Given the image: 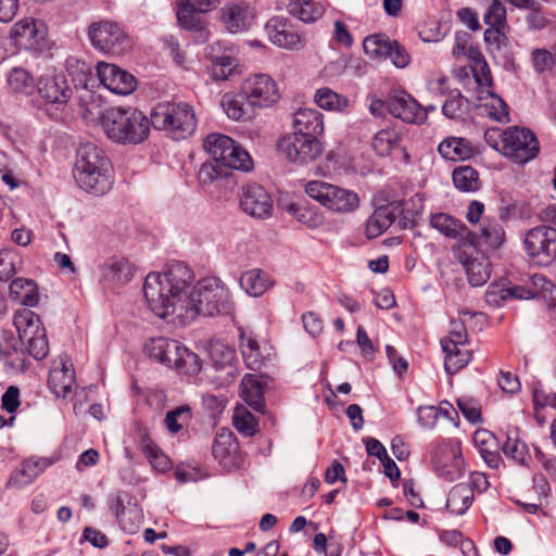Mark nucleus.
<instances>
[{
  "mask_svg": "<svg viewBox=\"0 0 556 556\" xmlns=\"http://www.w3.org/2000/svg\"><path fill=\"white\" fill-rule=\"evenodd\" d=\"M193 280V270L182 262L172 263L163 273H150L144 279L143 295L151 312L179 326L199 315L230 312V292L220 279L206 277L191 287Z\"/></svg>",
  "mask_w": 556,
  "mask_h": 556,
  "instance_id": "obj_1",
  "label": "nucleus"
},
{
  "mask_svg": "<svg viewBox=\"0 0 556 556\" xmlns=\"http://www.w3.org/2000/svg\"><path fill=\"white\" fill-rule=\"evenodd\" d=\"M75 181L86 192L102 195L111 189V162L103 149L87 142L79 146L73 172Z\"/></svg>",
  "mask_w": 556,
  "mask_h": 556,
  "instance_id": "obj_2",
  "label": "nucleus"
},
{
  "mask_svg": "<svg viewBox=\"0 0 556 556\" xmlns=\"http://www.w3.org/2000/svg\"><path fill=\"white\" fill-rule=\"evenodd\" d=\"M101 124L106 136L119 144L142 143L152 126L151 117L132 106L106 110L101 116Z\"/></svg>",
  "mask_w": 556,
  "mask_h": 556,
  "instance_id": "obj_3",
  "label": "nucleus"
},
{
  "mask_svg": "<svg viewBox=\"0 0 556 556\" xmlns=\"http://www.w3.org/2000/svg\"><path fill=\"white\" fill-rule=\"evenodd\" d=\"M151 123L155 129L167 131L174 139L190 136L197 128L193 108L186 102H160L151 112Z\"/></svg>",
  "mask_w": 556,
  "mask_h": 556,
  "instance_id": "obj_4",
  "label": "nucleus"
},
{
  "mask_svg": "<svg viewBox=\"0 0 556 556\" xmlns=\"http://www.w3.org/2000/svg\"><path fill=\"white\" fill-rule=\"evenodd\" d=\"M208 358L204 374L206 379L216 387H227L238 377V357L235 348L222 341H212L208 345Z\"/></svg>",
  "mask_w": 556,
  "mask_h": 556,
  "instance_id": "obj_5",
  "label": "nucleus"
},
{
  "mask_svg": "<svg viewBox=\"0 0 556 556\" xmlns=\"http://www.w3.org/2000/svg\"><path fill=\"white\" fill-rule=\"evenodd\" d=\"M305 192L324 206L338 213L352 212L359 204L356 192L325 181L313 180L307 182Z\"/></svg>",
  "mask_w": 556,
  "mask_h": 556,
  "instance_id": "obj_6",
  "label": "nucleus"
},
{
  "mask_svg": "<svg viewBox=\"0 0 556 556\" xmlns=\"http://www.w3.org/2000/svg\"><path fill=\"white\" fill-rule=\"evenodd\" d=\"M88 37L91 45L103 53L123 54L130 49L128 35L116 22H93L88 28Z\"/></svg>",
  "mask_w": 556,
  "mask_h": 556,
  "instance_id": "obj_7",
  "label": "nucleus"
},
{
  "mask_svg": "<svg viewBox=\"0 0 556 556\" xmlns=\"http://www.w3.org/2000/svg\"><path fill=\"white\" fill-rule=\"evenodd\" d=\"M37 87L47 114L53 119H62L73 94L66 79L60 75L41 77Z\"/></svg>",
  "mask_w": 556,
  "mask_h": 556,
  "instance_id": "obj_8",
  "label": "nucleus"
},
{
  "mask_svg": "<svg viewBox=\"0 0 556 556\" xmlns=\"http://www.w3.org/2000/svg\"><path fill=\"white\" fill-rule=\"evenodd\" d=\"M523 247L531 261L540 266H548L556 258V228L540 225L529 229Z\"/></svg>",
  "mask_w": 556,
  "mask_h": 556,
  "instance_id": "obj_9",
  "label": "nucleus"
},
{
  "mask_svg": "<svg viewBox=\"0 0 556 556\" xmlns=\"http://www.w3.org/2000/svg\"><path fill=\"white\" fill-rule=\"evenodd\" d=\"M503 154L518 164H526L536 157L540 143L535 135L526 128L508 127Z\"/></svg>",
  "mask_w": 556,
  "mask_h": 556,
  "instance_id": "obj_10",
  "label": "nucleus"
},
{
  "mask_svg": "<svg viewBox=\"0 0 556 556\" xmlns=\"http://www.w3.org/2000/svg\"><path fill=\"white\" fill-rule=\"evenodd\" d=\"M277 148L288 161L300 165L316 161L324 151L319 139H311L293 132L283 136L278 141Z\"/></svg>",
  "mask_w": 556,
  "mask_h": 556,
  "instance_id": "obj_11",
  "label": "nucleus"
},
{
  "mask_svg": "<svg viewBox=\"0 0 556 556\" xmlns=\"http://www.w3.org/2000/svg\"><path fill=\"white\" fill-rule=\"evenodd\" d=\"M431 462L435 473L448 481H455L462 476L464 460L458 446L438 443L432 451Z\"/></svg>",
  "mask_w": 556,
  "mask_h": 556,
  "instance_id": "obj_12",
  "label": "nucleus"
},
{
  "mask_svg": "<svg viewBox=\"0 0 556 556\" xmlns=\"http://www.w3.org/2000/svg\"><path fill=\"white\" fill-rule=\"evenodd\" d=\"M242 90L251 106L267 108L276 103L280 97L276 81L266 74L249 77Z\"/></svg>",
  "mask_w": 556,
  "mask_h": 556,
  "instance_id": "obj_13",
  "label": "nucleus"
},
{
  "mask_svg": "<svg viewBox=\"0 0 556 556\" xmlns=\"http://www.w3.org/2000/svg\"><path fill=\"white\" fill-rule=\"evenodd\" d=\"M241 210L258 219L269 218L274 211V202L266 189L260 185H248L240 197Z\"/></svg>",
  "mask_w": 556,
  "mask_h": 556,
  "instance_id": "obj_14",
  "label": "nucleus"
},
{
  "mask_svg": "<svg viewBox=\"0 0 556 556\" xmlns=\"http://www.w3.org/2000/svg\"><path fill=\"white\" fill-rule=\"evenodd\" d=\"M97 75L100 83L116 94H129L137 87L135 76L114 64L100 62L97 66Z\"/></svg>",
  "mask_w": 556,
  "mask_h": 556,
  "instance_id": "obj_15",
  "label": "nucleus"
},
{
  "mask_svg": "<svg viewBox=\"0 0 556 556\" xmlns=\"http://www.w3.org/2000/svg\"><path fill=\"white\" fill-rule=\"evenodd\" d=\"M389 113L409 124H421L426 121L424 108L405 91L389 94Z\"/></svg>",
  "mask_w": 556,
  "mask_h": 556,
  "instance_id": "obj_16",
  "label": "nucleus"
},
{
  "mask_svg": "<svg viewBox=\"0 0 556 556\" xmlns=\"http://www.w3.org/2000/svg\"><path fill=\"white\" fill-rule=\"evenodd\" d=\"M239 444L231 431H222L217 433L212 454L214 458L227 470L238 468L241 458L239 455Z\"/></svg>",
  "mask_w": 556,
  "mask_h": 556,
  "instance_id": "obj_17",
  "label": "nucleus"
},
{
  "mask_svg": "<svg viewBox=\"0 0 556 556\" xmlns=\"http://www.w3.org/2000/svg\"><path fill=\"white\" fill-rule=\"evenodd\" d=\"M265 31L268 39L276 46L294 49L301 45V37L293 28L288 18L274 16L265 24Z\"/></svg>",
  "mask_w": 556,
  "mask_h": 556,
  "instance_id": "obj_18",
  "label": "nucleus"
},
{
  "mask_svg": "<svg viewBox=\"0 0 556 556\" xmlns=\"http://www.w3.org/2000/svg\"><path fill=\"white\" fill-rule=\"evenodd\" d=\"M456 257L466 270L468 281L472 287H481L490 279L491 263L483 254L477 251L475 254L459 251Z\"/></svg>",
  "mask_w": 556,
  "mask_h": 556,
  "instance_id": "obj_19",
  "label": "nucleus"
},
{
  "mask_svg": "<svg viewBox=\"0 0 556 556\" xmlns=\"http://www.w3.org/2000/svg\"><path fill=\"white\" fill-rule=\"evenodd\" d=\"M293 134L318 139L324 132V115L312 108L299 109L293 115Z\"/></svg>",
  "mask_w": 556,
  "mask_h": 556,
  "instance_id": "obj_20",
  "label": "nucleus"
},
{
  "mask_svg": "<svg viewBox=\"0 0 556 556\" xmlns=\"http://www.w3.org/2000/svg\"><path fill=\"white\" fill-rule=\"evenodd\" d=\"M402 213L400 203L383 205L374 211L366 223L368 238H377L384 232Z\"/></svg>",
  "mask_w": 556,
  "mask_h": 556,
  "instance_id": "obj_21",
  "label": "nucleus"
},
{
  "mask_svg": "<svg viewBox=\"0 0 556 556\" xmlns=\"http://www.w3.org/2000/svg\"><path fill=\"white\" fill-rule=\"evenodd\" d=\"M74 383L75 374L72 365H67V361H63V357H60L59 365L54 364L49 374L48 384L51 392L56 397L65 399L72 392Z\"/></svg>",
  "mask_w": 556,
  "mask_h": 556,
  "instance_id": "obj_22",
  "label": "nucleus"
},
{
  "mask_svg": "<svg viewBox=\"0 0 556 556\" xmlns=\"http://www.w3.org/2000/svg\"><path fill=\"white\" fill-rule=\"evenodd\" d=\"M220 20L229 33L238 34L251 26L253 14L247 4L230 3L222 9Z\"/></svg>",
  "mask_w": 556,
  "mask_h": 556,
  "instance_id": "obj_23",
  "label": "nucleus"
},
{
  "mask_svg": "<svg viewBox=\"0 0 556 556\" xmlns=\"http://www.w3.org/2000/svg\"><path fill=\"white\" fill-rule=\"evenodd\" d=\"M52 464V460L46 457L26 459L22 463L21 468L11 475L8 485L22 488L30 484Z\"/></svg>",
  "mask_w": 556,
  "mask_h": 556,
  "instance_id": "obj_24",
  "label": "nucleus"
},
{
  "mask_svg": "<svg viewBox=\"0 0 556 556\" xmlns=\"http://www.w3.org/2000/svg\"><path fill=\"white\" fill-rule=\"evenodd\" d=\"M440 155L453 162L466 161L472 157L477 150L470 140L463 137H447L438 146Z\"/></svg>",
  "mask_w": 556,
  "mask_h": 556,
  "instance_id": "obj_25",
  "label": "nucleus"
},
{
  "mask_svg": "<svg viewBox=\"0 0 556 556\" xmlns=\"http://www.w3.org/2000/svg\"><path fill=\"white\" fill-rule=\"evenodd\" d=\"M430 225L448 238L462 239L465 241L467 237H471L472 241L477 239V236L470 231L463 222L444 213L431 215Z\"/></svg>",
  "mask_w": 556,
  "mask_h": 556,
  "instance_id": "obj_26",
  "label": "nucleus"
},
{
  "mask_svg": "<svg viewBox=\"0 0 556 556\" xmlns=\"http://www.w3.org/2000/svg\"><path fill=\"white\" fill-rule=\"evenodd\" d=\"M241 399L255 412H265L264 384L260 377L247 374L240 384Z\"/></svg>",
  "mask_w": 556,
  "mask_h": 556,
  "instance_id": "obj_27",
  "label": "nucleus"
},
{
  "mask_svg": "<svg viewBox=\"0 0 556 556\" xmlns=\"http://www.w3.org/2000/svg\"><path fill=\"white\" fill-rule=\"evenodd\" d=\"M10 298L26 307H34L39 302L38 286L29 278H15L9 287Z\"/></svg>",
  "mask_w": 556,
  "mask_h": 556,
  "instance_id": "obj_28",
  "label": "nucleus"
},
{
  "mask_svg": "<svg viewBox=\"0 0 556 556\" xmlns=\"http://www.w3.org/2000/svg\"><path fill=\"white\" fill-rule=\"evenodd\" d=\"M473 502L471 484L462 482L454 485L447 495L446 509L453 515H464Z\"/></svg>",
  "mask_w": 556,
  "mask_h": 556,
  "instance_id": "obj_29",
  "label": "nucleus"
},
{
  "mask_svg": "<svg viewBox=\"0 0 556 556\" xmlns=\"http://www.w3.org/2000/svg\"><path fill=\"white\" fill-rule=\"evenodd\" d=\"M502 452L507 457L521 466H528L531 458L528 445L520 440L517 428L509 429L502 444Z\"/></svg>",
  "mask_w": 556,
  "mask_h": 556,
  "instance_id": "obj_30",
  "label": "nucleus"
},
{
  "mask_svg": "<svg viewBox=\"0 0 556 556\" xmlns=\"http://www.w3.org/2000/svg\"><path fill=\"white\" fill-rule=\"evenodd\" d=\"M473 233L477 236L475 241L471 237L466 238V242L472 247L485 244L488 249L497 250L505 242V230L498 222H488L483 224L479 233Z\"/></svg>",
  "mask_w": 556,
  "mask_h": 556,
  "instance_id": "obj_31",
  "label": "nucleus"
},
{
  "mask_svg": "<svg viewBox=\"0 0 556 556\" xmlns=\"http://www.w3.org/2000/svg\"><path fill=\"white\" fill-rule=\"evenodd\" d=\"M203 13L198 11L193 0H185L178 4L177 20L182 28L198 31L203 37L205 34V23L201 16Z\"/></svg>",
  "mask_w": 556,
  "mask_h": 556,
  "instance_id": "obj_32",
  "label": "nucleus"
},
{
  "mask_svg": "<svg viewBox=\"0 0 556 556\" xmlns=\"http://www.w3.org/2000/svg\"><path fill=\"white\" fill-rule=\"evenodd\" d=\"M178 341L159 337L152 338L146 344V351L150 358L172 367L174 354H177Z\"/></svg>",
  "mask_w": 556,
  "mask_h": 556,
  "instance_id": "obj_33",
  "label": "nucleus"
},
{
  "mask_svg": "<svg viewBox=\"0 0 556 556\" xmlns=\"http://www.w3.org/2000/svg\"><path fill=\"white\" fill-rule=\"evenodd\" d=\"M239 282L249 295L255 298L264 294L273 286L269 275L258 268L244 271Z\"/></svg>",
  "mask_w": 556,
  "mask_h": 556,
  "instance_id": "obj_34",
  "label": "nucleus"
},
{
  "mask_svg": "<svg viewBox=\"0 0 556 556\" xmlns=\"http://www.w3.org/2000/svg\"><path fill=\"white\" fill-rule=\"evenodd\" d=\"M134 266L123 257L112 258L103 265V279L110 283L123 285L134 277Z\"/></svg>",
  "mask_w": 556,
  "mask_h": 556,
  "instance_id": "obj_35",
  "label": "nucleus"
},
{
  "mask_svg": "<svg viewBox=\"0 0 556 556\" xmlns=\"http://www.w3.org/2000/svg\"><path fill=\"white\" fill-rule=\"evenodd\" d=\"M473 442L479 448V453L484 462L491 468H498L502 459L497 451L496 438L488 430H477L473 434Z\"/></svg>",
  "mask_w": 556,
  "mask_h": 556,
  "instance_id": "obj_36",
  "label": "nucleus"
},
{
  "mask_svg": "<svg viewBox=\"0 0 556 556\" xmlns=\"http://www.w3.org/2000/svg\"><path fill=\"white\" fill-rule=\"evenodd\" d=\"M172 367L179 374L195 376L202 370L200 356L178 342L177 354H174Z\"/></svg>",
  "mask_w": 556,
  "mask_h": 556,
  "instance_id": "obj_37",
  "label": "nucleus"
},
{
  "mask_svg": "<svg viewBox=\"0 0 556 556\" xmlns=\"http://www.w3.org/2000/svg\"><path fill=\"white\" fill-rule=\"evenodd\" d=\"M13 325L17 330L21 341H24L28 336L36 333L37 330L45 328L40 317L34 313L30 307L26 306L15 311Z\"/></svg>",
  "mask_w": 556,
  "mask_h": 556,
  "instance_id": "obj_38",
  "label": "nucleus"
},
{
  "mask_svg": "<svg viewBox=\"0 0 556 556\" xmlns=\"http://www.w3.org/2000/svg\"><path fill=\"white\" fill-rule=\"evenodd\" d=\"M402 131L397 127H386L372 138V149L380 156L390 155L391 152L401 147Z\"/></svg>",
  "mask_w": 556,
  "mask_h": 556,
  "instance_id": "obj_39",
  "label": "nucleus"
},
{
  "mask_svg": "<svg viewBox=\"0 0 556 556\" xmlns=\"http://www.w3.org/2000/svg\"><path fill=\"white\" fill-rule=\"evenodd\" d=\"M140 447L154 469L161 472L169 470V458L154 444L147 432L139 431Z\"/></svg>",
  "mask_w": 556,
  "mask_h": 556,
  "instance_id": "obj_40",
  "label": "nucleus"
},
{
  "mask_svg": "<svg viewBox=\"0 0 556 556\" xmlns=\"http://www.w3.org/2000/svg\"><path fill=\"white\" fill-rule=\"evenodd\" d=\"M240 349L247 367L252 370L261 369L264 357L260 345L252 334H247L242 330H240Z\"/></svg>",
  "mask_w": 556,
  "mask_h": 556,
  "instance_id": "obj_41",
  "label": "nucleus"
},
{
  "mask_svg": "<svg viewBox=\"0 0 556 556\" xmlns=\"http://www.w3.org/2000/svg\"><path fill=\"white\" fill-rule=\"evenodd\" d=\"M315 103L323 110L342 112L349 106V99L337 93L329 87H323L316 90L314 96Z\"/></svg>",
  "mask_w": 556,
  "mask_h": 556,
  "instance_id": "obj_42",
  "label": "nucleus"
},
{
  "mask_svg": "<svg viewBox=\"0 0 556 556\" xmlns=\"http://www.w3.org/2000/svg\"><path fill=\"white\" fill-rule=\"evenodd\" d=\"M452 179L459 191L475 192L480 189L479 173L469 165L456 167L453 170Z\"/></svg>",
  "mask_w": 556,
  "mask_h": 556,
  "instance_id": "obj_43",
  "label": "nucleus"
},
{
  "mask_svg": "<svg viewBox=\"0 0 556 556\" xmlns=\"http://www.w3.org/2000/svg\"><path fill=\"white\" fill-rule=\"evenodd\" d=\"M7 83L15 93L30 94L35 89L33 75L23 67H13L7 75Z\"/></svg>",
  "mask_w": 556,
  "mask_h": 556,
  "instance_id": "obj_44",
  "label": "nucleus"
},
{
  "mask_svg": "<svg viewBox=\"0 0 556 556\" xmlns=\"http://www.w3.org/2000/svg\"><path fill=\"white\" fill-rule=\"evenodd\" d=\"M392 41L384 34H375L367 36L363 41V48L365 53L374 60H387L388 53H390Z\"/></svg>",
  "mask_w": 556,
  "mask_h": 556,
  "instance_id": "obj_45",
  "label": "nucleus"
},
{
  "mask_svg": "<svg viewBox=\"0 0 556 556\" xmlns=\"http://www.w3.org/2000/svg\"><path fill=\"white\" fill-rule=\"evenodd\" d=\"M486 93L485 98H480L486 100L484 104H481L484 106L486 115L500 123L509 122V109L505 101L490 90H486Z\"/></svg>",
  "mask_w": 556,
  "mask_h": 556,
  "instance_id": "obj_46",
  "label": "nucleus"
},
{
  "mask_svg": "<svg viewBox=\"0 0 556 556\" xmlns=\"http://www.w3.org/2000/svg\"><path fill=\"white\" fill-rule=\"evenodd\" d=\"M288 11L304 23H313L323 16L324 13L323 9L316 5L312 0L289 2Z\"/></svg>",
  "mask_w": 556,
  "mask_h": 556,
  "instance_id": "obj_47",
  "label": "nucleus"
},
{
  "mask_svg": "<svg viewBox=\"0 0 556 556\" xmlns=\"http://www.w3.org/2000/svg\"><path fill=\"white\" fill-rule=\"evenodd\" d=\"M287 211L303 225L315 228L321 224V216L314 207L303 202L291 203Z\"/></svg>",
  "mask_w": 556,
  "mask_h": 556,
  "instance_id": "obj_48",
  "label": "nucleus"
},
{
  "mask_svg": "<svg viewBox=\"0 0 556 556\" xmlns=\"http://www.w3.org/2000/svg\"><path fill=\"white\" fill-rule=\"evenodd\" d=\"M448 98L442 105V113L451 119L460 118L467 108L468 100L462 94L458 89H454L447 92Z\"/></svg>",
  "mask_w": 556,
  "mask_h": 556,
  "instance_id": "obj_49",
  "label": "nucleus"
},
{
  "mask_svg": "<svg viewBox=\"0 0 556 556\" xmlns=\"http://www.w3.org/2000/svg\"><path fill=\"white\" fill-rule=\"evenodd\" d=\"M445 353L444 368L445 370L454 375L463 369L471 359V352L463 346H456V349L443 350Z\"/></svg>",
  "mask_w": 556,
  "mask_h": 556,
  "instance_id": "obj_50",
  "label": "nucleus"
},
{
  "mask_svg": "<svg viewBox=\"0 0 556 556\" xmlns=\"http://www.w3.org/2000/svg\"><path fill=\"white\" fill-rule=\"evenodd\" d=\"M26 350L30 356L37 361H41L48 356L49 343L46 328L37 330L36 333L28 336L24 341Z\"/></svg>",
  "mask_w": 556,
  "mask_h": 556,
  "instance_id": "obj_51",
  "label": "nucleus"
},
{
  "mask_svg": "<svg viewBox=\"0 0 556 556\" xmlns=\"http://www.w3.org/2000/svg\"><path fill=\"white\" fill-rule=\"evenodd\" d=\"M223 178H228V173L214 160L204 162L198 172V181L203 187L211 186Z\"/></svg>",
  "mask_w": 556,
  "mask_h": 556,
  "instance_id": "obj_52",
  "label": "nucleus"
},
{
  "mask_svg": "<svg viewBox=\"0 0 556 556\" xmlns=\"http://www.w3.org/2000/svg\"><path fill=\"white\" fill-rule=\"evenodd\" d=\"M252 159L250 154L237 142L231 148V153L227 157L226 172L229 174L231 169L249 172L252 168Z\"/></svg>",
  "mask_w": 556,
  "mask_h": 556,
  "instance_id": "obj_53",
  "label": "nucleus"
},
{
  "mask_svg": "<svg viewBox=\"0 0 556 556\" xmlns=\"http://www.w3.org/2000/svg\"><path fill=\"white\" fill-rule=\"evenodd\" d=\"M468 338L467 329L462 320H452L450 336L441 340L442 350L456 349L466 344Z\"/></svg>",
  "mask_w": 556,
  "mask_h": 556,
  "instance_id": "obj_54",
  "label": "nucleus"
},
{
  "mask_svg": "<svg viewBox=\"0 0 556 556\" xmlns=\"http://www.w3.org/2000/svg\"><path fill=\"white\" fill-rule=\"evenodd\" d=\"M505 26H489L484 30V42L491 53L501 52L506 48L508 38L504 33Z\"/></svg>",
  "mask_w": 556,
  "mask_h": 556,
  "instance_id": "obj_55",
  "label": "nucleus"
},
{
  "mask_svg": "<svg viewBox=\"0 0 556 556\" xmlns=\"http://www.w3.org/2000/svg\"><path fill=\"white\" fill-rule=\"evenodd\" d=\"M245 100L244 92L242 94H225L222 100V105L227 114V116L233 121L243 119L247 115L245 109L243 106V101Z\"/></svg>",
  "mask_w": 556,
  "mask_h": 556,
  "instance_id": "obj_56",
  "label": "nucleus"
},
{
  "mask_svg": "<svg viewBox=\"0 0 556 556\" xmlns=\"http://www.w3.org/2000/svg\"><path fill=\"white\" fill-rule=\"evenodd\" d=\"M116 519L125 532L135 533L142 523L143 516L141 510L134 505L132 507H128V509L122 513Z\"/></svg>",
  "mask_w": 556,
  "mask_h": 556,
  "instance_id": "obj_57",
  "label": "nucleus"
},
{
  "mask_svg": "<svg viewBox=\"0 0 556 556\" xmlns=\"http://www.w3.org/2000/svg\"><path fill=\"white\" fill-rule=\"evenodd\" d=\"M233 425L238 432L245 437H252L257 432V421L248 410H237L233 416Z\"/></svg>",
  "mask_w": 556,
  "mask_h": 556,
  "instance_id": "obj_58",
  "label": "nucleus"
},
{
  "mask_svg": "<svg viewBox=\"0 0 556 556\" xmlns=\"http://www.w3.org/2000/svg\"><path fill=\"white\" fill-rule=\"evenodd\" d=\"M483 22L488 26H506L507 11L505 5L500 0H493L483 16Z\"/></svg>",
  "mask_w": 556,
  "mask_h": 556,
  "instance_id": "obj_59",
  "label": "nucleus"
},
{
  "mask_svg": "<svg viewBox=\"0 0 556 556\" xmlns=\"http://www.w3.org/2000/svg\"><path fill=\"white\" fill-rule=\"evenodd\" d=\"M231 138L222 134H210L205 137L203 147L205 151L216 161L219 155H223L226 144H230Z\"/></svg>",
  "mask_w": 556,
  "mask_h": 556,
  "instance_id": "obj_60",
  "label": "nucleus"
},
{
  "mask_svg": "<svg viewBox=\"0 0 556 556\" xmlns=\"http://www.w3.org/2000/svg\"><path fill=\"white\" fill-rule=\"evenodd\" d=\"M237 66V60L232 56L223 58L213 62L210 66L211 76L214 80H226L230 77Z\"/></svg>",
  "mask_w": 556,
  "mask_h": 556,
  "instance_id": "obj_61",
  "label": "nucleus"
},
{
  "mask_svg": "<svg viewBox=\"0 0 556 556\" xmlns=\"http://www.w3.org/2000/svg\"><path fill=\"white\" fill-rule=\"evenodd\" d=\"M531 62L534 71L539 74L552 71L554 56L546 49H534L531 53Z\"/></svg>",
  "mask_w": 556,
  "mask_h": 556,
  "instance_id": "obj_62",
  "label": "nucleus"
},
{
  "mask_svg": "<svg viewBox=\"0 0 556 556\" xmlns=\"http://www.w3.org/2000/svg\"><path fill=\"white\" fill-rule=\"evenodd\" d=\"M484 298L490 306L500 307L507 300L511 299V293L509 288H502L497 285L492 283L491 286H489Z\"/></svg>",
  "mask_w": 556,
  "mask_h": 556,
  "instance_id": "obj_63",
  "label": "nucleus"
},
{
  "mask_svg": "<svg viewBox=\"0 0 556 556\" xmlns=\"http://www.w3.org/2000/svg\"><path fill=\"white\" fill-rule=\"evenodd\" d=\"M475 79L480 87H490L492 85V76L485 60L479 59L472 68Z\"/></svg>",
  "mask_w": 556,
  "mask_h": 556,
  "instance_id": "obj_64",
  "label": "nucleus"
}]
</instances>
